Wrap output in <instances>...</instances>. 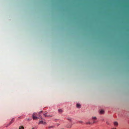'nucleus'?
<instances>
[{"mask_svg": "<svg viewBox=\"0 0 129 129\" xmlns=\"http://www.w3.org/2000/svg\"><path fill=\"white\" fill-rule=\"evenodd\" d=\"M37 114L36 113H34L32 115V117L33 120H35L37 119L38 118L36 116Z\"/></svg>", "mask_w": 129, "mask_h": 129, "instance_id": "obj_1", "label": "nucleus"}, {"mask_svg": "<svg viewBox=\"0 0 129 129\" xmlns=\"http://www.w3.org/2000/svg\"><path fill=\"white\" fill-rule=\"evenodd\" d=\"M92 120H93V123H91L92 124L95 123V122H96V121L97 118L93 116L92 117Z\"/></svg>", "mask_w": 129, "mask_h": 129, "instance_id": "obj_2", "label": "nucleus"}, {"mask_svg": "<svg viewBox=\"0 0 129 129\" xmlns=\"http://www.w3.org/2000/svg\"><path fill=\"white\" fill-rule=\"evenodd\" d=\"M46 124V122H43V121H40L39 122V124Z\"/></svg>", "mask_w": 129, "mask_h": 129, "instance_id": "obj_3", "label": "nucleus"}, {"mask_svg": "<svg viewBox=\"0 0 129 129\" xmlns=\"http://www.w3.org/2000/svg\"><path fill=\"white\" fill-rule=\"evenodd\" d=\"M114 125L115 126H117L118 125V123L116 121L114 122Z\"/></svg>", "mask_w": 129, "mask_h": 129, "instance_id": "obj_4", "label": "nucleus"}, {"mask_svg": "<svg viewBox=\"0 0 129 129\" xmlns=\"http://www.w3.org/2000/svg\"><path fill=\"white\" fill-rule=\"evenodd\" d=\"M72 125V124H71L70 125L69 124H68L67 126V127L68 128H70L71 127Z\"/></svg>", "mask_w": 129, "mask_h": 129, "instance_id": "obj_5", "label": "nucleus"}, {"mask_svg": "<svg viewBox=\"0 0 129 129\" xmlns=\"http://www.w3.org/2000/svg\"><path fill=\"white\" fill-rule=\"evenodd\" d=\"M80 105L78 104H77V107L78 108H80Z\"/></svg>", "mask_w": 129, "mask_h": 129, "instance_id": "obj_6", "label": "nucleus"}, {"mask_svg": "<svg viewBox=\"0 0 129 129\" xmlns=\"http://www.w3.org/2000/svg\"><path fill=\"white\" fill-rule=\"evenodd\" d=\"M104 113V111L103 110H101L100 111L101 114H103Z\"/></svg>", "mask_w": 129, "mask_h": 129, "instance_id": "obj_7", "label": "nucleus"}, {"mask_svg": "<svg viewBox=\"0 0 129 129\" xmlns=\"http://www.w3.org/2000/svg\"><path fill=\"white\" fill-rule=\"evenodd\" d=\"M58 111L59 112L61 113L62 112V110L61 109H59L58 110Z\"/></svg>", "mask_w": 129, "mask_h": 129, "instance_id": "obj_8", "label": "nucleus"}, {"mask_svg": "<svg viewBox=\"0 0 129 129\" xmlns=\"http://www.w3.org/2000/svg\"><path fill=\"white\" fill-rule=\"evenodd\" d=\"M19 129H24V128L23 126H20L19 127Z\"/></svg>", "mask_w": 129, "mask_h": 129, "instance_id": "obj_9", "label": "nucleus"}, {"mask_svg": "<svg viewBox=\"0 0 129 129\" xmlns=\"http://www.w3.org/2000/svg\"><path fill=\"white\" fill-rule=\"evenodd\" d=\"M54 126H50L48 127V128L49 129H51V128H54Z\"/></svg>", "mask_w": 129, "mask_h": 129, "instance_id": "obj_10", "label": "nucleus"}, {"mask_svg": "<svg viewBox=\"0 0 129 129\" xmlns=\"http://www.w3.org/2000/svg\"><path fill=\"white\" fill-rule=\"evenodd\" d=\"M13 120H14V119H13L10 122V123H9V125H10V124H11L12 122L13 121Z\"/></svg>", "mask_w": 129, "mask_h": 129, "instance_id": "obj_11", "label": "nucleus"}, {"mask_svg": "<svg viewBox=\"0 0 129 129\" xmlns=\"http://www.w3.org/2000/svg\"><path fill=\"white\" fill-rule=\"evenodd\" d=\"M86 123L87 124H92L90 122H86Z\"/></svg>", "mask_w": 129, "mask_h": 129, "instance_id": "obj_12", "label": "nucleus"}, {"mask_svg": "<svg viewBox=\"0 0 129 129\" xmlns=\"http://www.w3.org/2000/svg\"><path fill=\"white\" fill-rule=\"evenodd\" d=\"M44 115L45 116V117H49V116H47V115H46V114H44Z\"/></svg>", "mask_w": 129, "mask_h": 129, "instance_id": "obj_13", "label": "nucleus"}, {"mask_svg": "<svg viewBox=\"0 0 129 129\" xmlns=\"http://www.w3.org/2000/svg\"><path fill=\"white\" fill-rule=\"evenodd\" d=\"M79 122L81 123H83V121H79Z\"/></svg>", "mask_w": 129, "mask_h": 129, "instance_id": "obj_14", "label": "nucleus"}, {"mask_svg": "<svg viewBox=\"0 0 129 129\" xmlns=\"http://www.w3.org/2000/svg\"><path fill=\"white\" fill-rule=\"evenodd\" d=\"M68 119L70 121L71 120V119L70 118H69Z\"/></svg>", "mask_w": 129, "mask_h": 129, "instance_id": "obj_15", "label": "nucleus"}, {"mask_svg": "<svg viewBox=\"0 0 129 129\" xmlns=\"http://www.w3.org/2000/svg\"><path fill=\"white\" fill-rule=\"evenodd\" d=\"M42 111H40V112H39V114H40V113H42Z\"/></svg>", "mask_w": 129, "mask_h": 129, "instance_id": "obj_16", "label": "nucleus"}, {"mask_svg": "<svg viewBox=\"0 0 129 129\" xmlns=\"http://www.w3.org/2000/svg\"><path fill=\"white\" fill-rule=\"evenodd\" d=\"M56 124L57 126H58L59 125V124L58 123H57Z\"/></svg>", "mask_w": 129, "mask_h": 129, "instance_id": "obj_17", "label": "nucleus"}, {"mask_svg": "<svg viewBox=\"0 0 129 129\" xmlns=\"http://www.w3.org/2000/svg\"><path fill=\"white\" fill-rule=\"evenodd\" d=\"M39 119H42V117H40Z\"/></svg>", "mask_w": 129, "mask_h": 129, "instance_id": "obj_18", "label": "nucleus"}, {"mask_svg": "<svg viewBox=\"0 0 129 129\" xmlns=\"http://www.w3.org/2000/svg\"><path fill=\"white\" fill-rule=\"evenodd\" d=\"M112 129H116V128H112Z\"/></svg>", "mask_w": 129, "mask_h": 129, "instance_id": "obj_19", "label": "nucleus"}, {"mask_svg": "<svg viewBox=\"0 0 129 129\" xmlns=\"http://www.w3.org/2000/svg\"><path fill=\"white\" fill-rule=\"evenodd\" d=\"M107 123L108 124H109V123L107 122Z\"/></svg>", "mask_w": 129, "mask_h": 129, "instance_id": "obj_20", "label": "nucleus"}, {"mask_svg": "<svg viewBox=\"0 0 129 129\" xmlns=\"http://www.w3.org/2000/svg\"><path fill=\"white\" fill-rule=\"evenodd\" d=\"M27 119V120H29V118H28Z\"/></svg>", "mask_w": 129, "mask_h": 129, "instance_id": "obj_21", "label": "nucleus"}, {"mask_svg": "<svg viewBox=\"0 0 129 129\" xmlns=\"http://www.w3.org/2000/svg\"><path fill=\"white\" fill-rule=\"evenodd\" d=\"M39 117H40V114H39Z\"/></svg>", "mask_w": 129, "mask_h": 129, "instance_id": "obj_22", "label": "nucleus"}, {"mask_svg": "<svg viewBox=\"0 0 129 129\" xmlns=\"http://www.w3.org/2000/svg\"><path fill=\"white\" fill-rule=\"evenodd\" d=\"M34 129V128H33L32 129Z\"/></svg>", "mask_w": 129, "mask_h": 129, "instance_id": "obj_23", "label": "nucleus"}]
</instances>
